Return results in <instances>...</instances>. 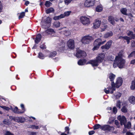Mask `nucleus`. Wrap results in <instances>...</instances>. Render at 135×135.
Instances as JSON below:
<instances>
[{
    "label": "nucleus",
    "instance_id": "f257e3e1",
    "mask_svg": "<svg viewBox=\"0 0 135 135\" xmlns=\"http://www.w3.org/2000/svg\"><path fill=\"white\" fill-rule=\"evenodd\" d=\"M123 80L121 78L119 77L118 78L116 81L115 84L113 81L111 82V85L112 86H109L106 89L105 88L104 89V91L106 94H108L109 93L112 94L113 93V91L115 90V88H118L120 86L122 83Z\"/></svg>",
    "mask_w": 135,
    "mask_h": 135
},
{
    "label": "nucleus",
    "instance_id": "f03ea898",
    "mask_svg": "<svg viewBox=\"0 0 135 135\" xmlns=\"http://www.w3.org/2000/svg\"><path fill=\"white\" fill-rule=\"evenodd\" d=\"M125 60L122 58V54L120 52L116 56L113 64V67L115 68L118 66L120 68H122L124 66Z\"/></svg>",
    "mask_w": 135,
    "mask_h": 135
},
{
    "label": "nucleus",
    "instance_id": "7ed1b4c3",
    "mask_svg": "<svg viewBox=\"0 0 135 135\" xmlns=\"http://www.w3.org/2000/svg\"><path fill=\"white\" fill-rule=\"evenodd\" d=\"M105 57V54L103 53H101L98 54L95 60H91L89 63L93 66H97L99 63L103 62Z\"/></svg>",
    "mask_w": 135,
    "mask_h": 135
},
{
    "label": "nucleus",
    "instance_id": "20e7f679",
    "mask_svg": "<svg viewBox=\"0 0 135 135\" xmlns=\"http://www.w3.org/2000/svg\"><path fill=\"white\" fill-rule=\"evenodd\" d=\"M94 40L93 38L89 36H87L83 37L81 40V41L83 44H88L91 41Z\"/></svg>",
    "mask_w": 135,
    "mask_h": 135
},
{
    "label": "nucleus",
    "instance_id": "39448f33",
    "mask_svg": "<svg viewBox=\"0 0 135 135\" xmlns=\"http://www.w3.org/2000/svg\"><path fill=\"white\" fill-rule=\"evenodd\" d=\"M81 22L84 25L87 26L90 23L89 18L86 17L82 16L80 17Z\"/></svg>",
    "mask_w": 135,
    "mask_h": 135
},
{
    "label": "nucleus",
    "instance_id": "423d86ee",
    "mask_svg": "<svg viewBox=\"0 0 135 135\" xmlns=\"http://www.w3.org/2000/svg\"><path fill=\"white\" fill-rule=\"evenodd\" d=\"M102 41V39L100 38H98L94 42V47L93 49V50H98L101 45L100 43Z\"/></svg>",
    "mask_w": 135,
    "mask_h": 135
},
{
    "label": "nucleus",
    "instance_id": "0eeeda50",
    "mask_svg": "<svg viewBox=\"0 0 135 135\" xmlns=\"http://www.w3.org/2000/svg\"><path fill=\"white\" fill-rule=\"evenodd\" d=\"M118 119L119 120L120 122L121 125L124 124L127 122V119L125 117L124 115H119L117 117Z\"/></svg>",
    "mask_w": 135,
    "mask_h": 135
},
{
    "label": "nucleus",
    "instance_id": "6e6552de",
    "mask_svg": "<svg viewBox=\"0 0 135 135\" xmlns=\"http://www.w3.org/2000/svg\"><path fill=\"white\" fill-rule=\"evenodd\" d=\"M86 56V53L84 51L79 50L78 51L76 54V56L77 57H82L84 58Z\"/></svg>",
    "mask_w": 135,
    "mask_h": 135
},
{
    "label": "nucleus",
    "instance_id": "1a4fd4ad",
    "mask_svg": "<svg viewBox=\"0 0 135 135\" xmlns=\"http://www.w3.org/2000/svg\"><path fill=\"white\" fill-rule=\"evenodd\" d=\"M67 45L69 48L73 49L74 48V42L73 40H69L67 42Z\"/></svg>",
    "mask_w": 135,
    "mask_h": 135
},
{
    "label": "nucleus",
    "instance_id": "9d476101",
    "mask_svg": "<svg viewBox=\"0 0 135 135\" xmlns=\"http://www.w3.org/2000/svg\"><path fill=\"white\" fill-rule=\"evenodd\" d=\"M100 129L103 131H110L111 130H113L114 128L113 127H111L108 125H105L102 126L100 127Z\"/></svg>",
    "mask_w": 135,
    "mask_h": 135
},
{
    "label": "nucleus",
    "instance_id": "9b49d317",
    "mask_svg": "<svg viewBox=\"0 0 135 135\" xmlns=\"http://www.w3.org/2000/svg\"><path fill=\"white\" fill-rule=\"evenodd\" d=\"M95 0H86L84 4L85 7H89L94 5Z\"/></svg>",
    "mask_w": 135,
    "mask_h": 135
},
{
    "label": "nucleus",
    "instance_id": "f8f14e48",
    "mask_svg": "<svg viewBox=\"0 0 135 135\" xmlns=\"http://www.w3.org/2000/svg\"><path fill=\"white\" fill-rule=\"evenodd\" d=\"M113 42L112 40L108 41L106 44L101 47V48L102 49H105L108 50L111 47L112 44Z\"/></svg>",
    "mask_w": 135,
    "mask_h": 135
},
{
    "label": "nucleus",
    "instance_id": "ddd939ff",
    "mask_svg": "<svg viewBox=\"0 0 135 135\" xmlns=\"http://www.w3.org/2000/svg\"><path fill=\"white\" fill-rule=\"evenodd\" d=\"M41 24L42 28L45 29L49 28L50 26V24H48L44 21V19L43 18L42 19Z\"/></svg>",
    "mask_w": 135,
    "mask_h": 135
},
{
    "label": "nucleus",
    "instance_id": "4468645a",
    "mask_svg": "<svg viewBox=\"0 0 135 135\" xmlns=\"http://www.w3.org/2000/svg\"><path fill=\"white\" fill-rule=\"evenodd\" d=\"M123 125H124V127L125 128L123 130V133H124L126 131V128H127L128 129H129L131 127V122H128L126 124L125 123Z\"/></svg>",
    "mask_w": 135,
    "mask_h": 135
},
{
    "label": "nucleus",
    "instance_id": "2eb2a0df",
    "mask_svg": "<svg viewBox=\"0 0 135 135\" xmlns=\"http://www.w3.org/2000/svg\"><path fill=\"white\" fill-rule=\"evenodd\" d=\"M16 122L23 123L25 121L24 118L21 117H16V119H15Z\"/></svg>",
    "mask_w": 135,
    "mask_h": 135
},
{
    "label": "nucleus",
    "instance_id": "dca6fc26",
    "mask_svg": "<svg viewBox=\"0 0 135 135\" xmlns=\"http://www.w3.org/2000/svg\"><path fill=\"white\" fill-rule=\"evenodd\" d=\"M113 35V32L112 31H110L105 33L104 35V37L105 38H108L112 36Z\"/></svg>",
    "mask_w": 135,
    "mask_h": 135
},
{
    "label": "nucleus",
    "instance_id": "f3484780",
    "mask_svg": "<svg viewBox=\"0 0 135 135\" xmlns=\"http://www.w3.org/2000/svg\"><path fill=\"white\" fill-rule=\"evenodd\" d=\"M108 20L112 24L114 25L115 24V22L114 21V18L113 16H109L108 17Z\"/></svg>",
    "mask_w": 135,
    "mask_h": 135
},
{
    "label": "nucleus",
    "instance_id": "a211bd4d",
    "mask_svg": "<svg viewBox=\"0 0 135 135\" xmlns=\"http://www.w3.org/2000/svg\"><path fill=\"white\" fill-rule=\"evenodd\" d=\"M41 38V36L40 34H38L36 35L35 40V43L37 44H38L40 41Z\"/></svg>",
    "mask_w": 135,
    "mask_h": 135
},
{
    "label": "nucleus",
    "instance_id": "6ab92c4d",
    "mask_svg": "<svg viewBox=\"0 0 135 135\" xmlns=\"http://www.w3.org/2000/svg\"><path fill=\"white\" fill-rule=\"evenodd\" d=\"M101 22L99 19H97L95 20V21L94 24V25L95 28L98 27L101 24Z\"/></svg>",
    "mask_w": 135,
    "mask_h": 135
},
{
    "label": "nucleus",
    "instance_id": "aec40b11",
    "mask_svg": "<svg viewBox=\"0 0 135 135\" xmlns=\"http://www.w3.org/2000/svg\"><path fill=\"white\" fill-rule=\"evenodd\" d=\"M128 100L131 104H135V97L134 96H131L128 98Z\"/></svg>",
    "mask_w": 135,
    "mask_h": 135
},
{
    "label": "nucleus",
    "instance_id": "412c9836",
    "mask_svg": "<svg viewBox=\"0 0 135 135\" xmlns=\"http://www.w3.org/2000/svg\"><path fill=\"white\" fill-rule=\"evenodd\" d=\"M86 60L85 59H83L80 60L78 62V65H84L86 64Z\"/></svg>",
    "mask_w": 135,
    "mask_h": 135
},
{
    "label": "nucleus",
    "instance_id": "4be33fe9",
    "mask_svg": "<svg viewBox=\"0 0 135 135\" xmlns=\"http://www.w3.org/2000/svg\"><path fill=\"white\" fill-rule=\"evenodd\" d=\"M115 77V75L112 73H110L109 74V78L112 82L113 81Z\"/></svg>",
    "mask_w": 135,
    "mask_h": 135
},
{
    "label": "nucleus",
    "instance_id": "5701e85b",
    "mask_svg": "<svg viewBox=\"0 0 135 135\" xmlns=\"http://www.w3.org/2000/svg\"><path fill=\"white\" fill-rule=\"evenodd\" d=\"M14 113H16L20 114L23 113L24 112V111L23 112H20L19 109H18L17 107H16L15 108L12 109Z\"/></svg>",
    "mask_w": 135,
    "mask_h": 135
},
{
    "label": "nucleus",
    "instance_id": "b1692460",
    "mask_svg": "<svg viewBox=\"0 0 135 135\" xmlns=\"http://www.w3.org/2000/svg\"><path fill=\"white\" fill-rule=\"evenodd\" d=\"M51 19L49 17H47L45 19H44V21L48 24H51Z\"/></svg>",
    "mask_w": 135,
    "mask_h": 135
},
{
    "label": "nucleus",
    "instance_id": "393cba45",
    "mask_svg": "<svg viewBox=\"0 0 135 135\" xmlns=\"http://www.w3.org/2000/svg\"><path fill=\"white\" fill-rule=\"evenodd\" d=\"M64 15L63 14H61L58 16H55L54 17V19L55 20H59L61 18H63Z\"/></svg>",
    "mask_w": 135,
    "mask_h": 135
},
{
    "label": "nucleus",
    "instance_id": "a878e982",
    "mask_svg": "<svg viewBox=\"0 0 135 135\" xmlns=\"http://www.w3.org/2000/svg\"><path fill=\"white\" fill-rule=\"evenodd\" d=\"M120 12L124 15H127V9L126 8H123L120 9Z\"/></svg>",
    "mask_w": 135,
    "mask_h": 135
},
{
    "label": "nucleus",
    "instance_id": "bb28decb",
    "mask_svg": "<svg viewBox=\"0 0 135 135\" xmlns=\"http://www.w3.org/2000/svg\"><path fill=\"white\" fill-rule=\"evenodd\" d=\"M54 32V30L51 29H48L46 31V33L48 34H51Z\"/></svg>",
    "mask_w": 135,
    "mask_h": 135
},
{
    "label": "nucleus",
    "instance_id": "cd10ccee",
    "mask_svg": "<svg viewBox=\"0 0 135 135\" xmlns=\"http://www.w3.org/2000/svg\"><path fill=\"white\" fill-rule=\"evenodd\" d=\"M3 122V124L5 125H9L11 124V123L9 121L6 119H4Z\"/></svg>",
    "mask_w": 135,
    "mask_h": 135
},
{
    "label": "nucleus",
    "instance_id": "c85d7f7f",
    "mask_svg": "<svg viewBox=\"0 0 135 135\" xmlns=\"http://www.w3.org/2000/svg\"><path fill=\"white\" fill-rule=\"evenodd\" d=\"M131 89L134 90L135 89V80L132 81L130 87Z\"/></svg>",
    "mask_w": 135,
    "mask_h": 135
},
{
    "label": "nucleus",
    "instance_id": "c756f323",
    "mask_svg": "<svg viewBox=\"0 0 135 135\" xmlns=\"http://www.w3.org/2000/svg\"><path fill=\"white\" fill-rule=\"evenodd\" d=\"M102 9V7L100 6H98L96 8V11L98 12H100L101 11Z\"/></svg>",
    "mask_w": 135,
    "mask_h": 135
},
{
    "label": "nucleus",
    "instance_id": "7c9ffc66",
    "mask_svg": "<svg viewBox=\"0 0 135 135\" xmlns=\"http://www.w3.org/2000/svg\"><path fill=\"white\" fill-rule=\"evenodd\" d=\"M71 11H66L64 12V14H63V15L64 16L63 17L64 18L65 16H68L70 15Z\"/></svg>",
    "mask_w": 135,
    "mask_h": 135
},
{
    "label": "nucleus",
    "instance_id": "2f4dec72",
    "mask_svg": "<svg viewBox=\"0 0 135 135\" xmlns=\"http://www.w3.org/2000/svg\"><path fill=\"white\" fill-rule=\"evenodd\" d=\"M54 11V9L52 8H49L47 9L46 11V13L48 14L51 12H52Z\"/></svg>",
    "mask_w": 135,
    "mask_h": 135
},
{
    "label": "nucleus",
    "instance_id": "473e14b6",
    "mask_svg": "<svg viewBox=\"0 0 135 135\" xmlns=\"http://www.w3.org/2000/svg\"><path fill=\"white\" fill-rule=\"evenodd\" d=\"M121 93L119 92H117L115 94L114 96L116 99H118L121 97Z\"/></svg>",
    "mask_w": 135,
    "mask_h": 135
},
{
    "label": "nucleus",
    "instance_id": "72a5a7b5",
    "mask_svg": "<svg viewBox=\"0 0 135 135\" xmlns=\"http://www.w3.org/2000/svg\"><path fill=\"white\" fill-rule=\"evenodd\" d=\"M53 25L55 27H58L60 26V23L59 21L55 22L54 23Z\"/></svg>",
    "mask_w": 135,
    "mask_h": 135
},
{
    "label": "nucleus",
    "instance_id": "f704fd0d",
    "mask_svg": "<svg viewBox=\"0 0 135 135\" xmlns=\"http://www.w3.org/2000/svg\"><path fill=\"white\" fill-rule=\"evenodd\" d=\"M116 105V107L119 109L120 108L121 102L120 100H119L117 101Z\"/></svg>",
    "mask_w": 135,
    "mask_h": 135
},
{
    "label": "nucleus",
    "instance_id": "c9c22d12",
    "mask_svg": "<svg viewBox=\"0 0 135 135\" xmlns=\"http://www.w3.org/2000/svg\"><path fill=\"white\" fill-rule=\"evenodd\" d=\"M52 3L49 1H46L45 3V5L47 7H49L51 6Z\"/></svg>",
    "mask_w": 135,
    "mask_h": 135
},
{
    "label": "nucleus",
    "instance_id": "e433bc0d",
    "mask_svg": "<svg viewBox=\"0 0 135 135\" xmlns=\"http://www.w3.org/2000/svg\"><path fill=\"white\" fill-rule=\"evenodd\" d=\"M121 111L123 112L126 113L127 112V109L125 106H124L122 108Z\"/></svg>",
    "mask_w": 135,
    "mask_h": 135
},
{
    "label": "nucleus",
    "instance_id": "4c0bfd02",
    "mask_svg": "<svg viewBox=\"0 0 135 135\" xmlns=\"http://www.w3.org/2000/svg\"><path fill=\"white\" fill-rule=\"evenodd\" d=\"M99 124H97L95 125L94 127V129L95 130L98 129L99 128H100V127H101Z\"/></svg>",
    "mask_w": 135,
    "mask_h": 135
},
{
    "label": "nucleus",
    "instance_id": "58836bf2",
    "mask_svg": "<svg viewBox=\"0 0 135 135\" xmlns=\"http://www.w3.org/2000/svg\"><path fill=\"white\" fill-rule=\"evenodd\" d=\"M56 54V52L54 51L53 52H51L50 53L49 57H54L55 56Z\"/></svg>",
    "mask_w": 135,
    "mask_h": 135
},
{
    "label": "nucleus",
    "instance_id": "ea45409f",
    "mask_svg": "<svg viewBox=\"0 0 135 135\" xmlns=\"http://www.w3.org/2000/svg\"><path fill=\"white\" fill-rule=\"evenodd\" d=\"M114 119L112 117L110 118L109 119L108 122L109 124H111L114 121Z\"/></svg>",
    "mask_w": 135,
    "mask_h": 135
},
{
    "label": "nucleus",
    "instance_id": "a19ab883",
    "mask_svg": "<svg viewBox=\"0 0 135 135\" xmlns=\"http://www.w3.org/2000/svg\"><path fill=\"white\" fill-rule=\"evenodd\" d=\"M64 34L66 36H68L70 35L71 33L69 31H65L64 32Z\"/></svg>",
    "mask_w": 135,
    "mask_h": 135
},
{
    "label": "nucleus",
    "instance_id": "79ce46f5",
    "mask_svg": "<svg viewBox=\"0 0 135 135\" xmlns=\"http://www.w3.org/2000/svg\"><path fill=\"white\" fill-rule=\"evenodd\" d=\"M25 16V12H22L21 13L19 17V18L20 19L21 18Z\"/></svg>",
    "mask_w": 135,
    "mask_h": 135
},
{
    "label": "nucleus",
    "instance_id": "37998d69",
    "mask_svg": "<svg viewBox=\"0 0 135 135\" xmlns=\"http://www.w3.org/2000/svg\"><path fill=\"white\" fill-rule=\"evenodd\" d=\"M44 57V55L41 52H40L38 54V57L40 59H43Z\"/></svg>",
    "mask_w": 135,
    "mask_h": 135
},
{
    "label": "nucleus",
    "instance_id": "c03bdc74",
    "mask_svg": "<svg viewBox=\"0 0 135 135\" xmlns=\"http://www.w3.org/2000/svg\"><path fill=\"white\" fill-rule=\"evenodd\" d=\"M107 26L106 25H103L102 26L101 31H104L107 28Z\"/></svg>",
    "mask_w": 135,
    "mask_h": 135
},
{
    "label": "nucleus",
    "instance_id": "a18cd8bd",
    "mask_svg": "<svg viewBox=\"0 0 135 135\" xmlns=\"http://www.w3.org/2000/svg\"><path fill=\"white\" fill-rule=\"evenodd\" d=\"M115 124L117 126V127L119 128L120 127V126L119 125V123L118 121L117 120H115Z\"/></svg>",
    "mask_w": 135,
    "mask_h": 135
},
{
    "label": "nucleus",
    "instance_id": "49530a36",
    "mask_svg": "<svg viewBox=\"0 0 135 135\" xmlns=\"http://www.w3.org/2000/svg\"><path fill=\"white\" fill-rule=\"evenodd\" d=\"M135 54V51L132 52L128 56V57H132Z\"/></svg>",
    "mask_w": 135,
    "mask_h": 135
},
{
    "label": "nucleus",
    "instance_id": "de8ad7c7",
    "mask_svg": "<svg viewBox=\"0 0 135 135\" xmlns=\"http://www.w3.org/2000/svg\"><path fill=\"white\" fill-rule=\"evenodd\" d=\"M72 0H65L64 2L65 4L67 5L70 3Z\"/></svg>",
    "mask_w": 135,
    "mask_h": 135
},
{
    "label": "nucleus",
    "instance_id": "09e8293b",
    "mask_svg": "<svg viewBox=\"0 0 135 135\" xmlns=\"http://www.w3.org/2000/svg\"><path fill=\"white\" fill-rule=\"evenodd\" d=\"M9 118L12 120H13L15 121H16L15 119H16V117H14L11 116H9Z\"/></svg>",
    "mask_w": 135,
    "mask_h": 135
},
{
    "label": "nucleus",
    "instance_id": "8fccbe9b",
    "mask_svg": "<svg viewBox=\"0 0 135 135\" xmlns=\"http://www.w3.org/2000/svg\"><path fill=\"white\" fill-rule=\"evenodd\" d=\"M4 135H14V134L9 131H7Z\"/></svg>",
    "mask_w": 135,
    "mask_h": 135
},
{
    "label": "nucleus",
    "instance_id": "3c124183",
    "mask_svg": "<svg viewBox=\"0 0 135 135\" xmlns=\"http://www.w3.org/2000/svg\"><path fill=\"white\" fill-rule=\"evenodd\" d=\"M117 111V109L115 107H114L113 108V113L115 114Z\"/></svg>",
    "mask_w": 135,
    "mask_h": 135
},
{
    "label": "nucleus",
    "instance_id": "603ef678",
    "mask_svg": "<svg viewBox=\"0 0 135 135\" xmlns=\"http://www.w3.org/2000/svg\"><path fill=\"white\" fill-rule=\"evenodd\" d=\"M120 37H122V38H123L124 39L126 40L127 41V40H130V38L129 37H127V36H124V37H120L119 38H120Z\"/></svg>",
    "mask_w": 135,
    "mask_h": 135
},
{
    "label": "nucleus",
    "instance_id": "864d4df0",
    "mask_svg": "<svg viewBox=\"0 0 135 135\" xmlns=\"http://www.w3.org/2000/svg\"><path fill=\"white\" fill-rule=\"evenodd\" d=\"M0 107L6 110H8L9 109V108L8 107H6L5 106H1Z\"/></svg>",
    "mask_w": 135,
    "mask_h": 135
},
{
    "label": "nucleus",
    "instance_id": "5fc2aeb1",
    "mask_svg": "<svg viewBox=\"0 0 135 135\" xmlns=\"http://www.w3.org/2000/svg\"><path fill=\"white\" fill-rule=\"evenodd\" d=\"M95 133V131H89V135H92Z\"/></svg>",
    "mask_w": 135,
    "mask_h": 135
},
{
    "label": "nucleus",
    "instance_id": "6e6d98bb",
    "mask_svg": "<svg viewBox=\"0 0 135 135\" xmlns=\"http://www.w3.org/2000/svg\"><path fill=\"white\" fill-rule=\"evenodd\" d=\"M65 130L67 132V133L68 134L69 133V128L68 127H66L65 128Z\"/></svg>",
    "mask_w": 135,
    "mask_h": 135
},
{
    "label": "nucleus",
    "instance_id": "4d7b16f0",
    "mask_svg": "<svg viewBox=\"0 0 135 135\" xmlns=\"http://www.w3.org/2000/svg\"><path fill=\"white\" fill-rule=\"evenodd\" d=\"M126 135H134V134L130 132H127L126 133Z\"/></svg>",
    "mask_w": 135,
    "mask_h": 135
},
{
    "label": "nucleus",
    "instance_id": "13d9d810",
    "mask_svg": "<svg viewBox=\"0 0 135 135\" xmlns=\"http://www.w3.org/2000/svg\"><path fill=\"white\" fill-rule=\"evenodd\" d=\"M131 46L132 47H134L135 46V40L132 42Z\"/></svg>",
    "mask_w": 135,
    "mask_h": 135
},
{
    "label": "nucleus",
    "instance_id": "bf43d9fd",
    "mask_svg": "<svg viewBox=\"0 0 135 135\" xmlns=\"http://www.w3.org/2000/svg\"><path fill=\"white\" fill-rule=\"evenodd\" d=\"M40 47L42 49H44L46 48V46L44 44H42L40 46Z\"/></svg>",
    "mask_w": 135,
    "mask_h": 135
},
{
    "label": "nucleus",
    "instance_id": "052dcab7",
    "mask_svg": "<svg viewBox=\"0 0 135 135\" xmlns=\"http://www.w3.org/2000/svg\"><path fill=\"white\" fill-rule=\"evenodd\" d=\"M131 64L135 65V59H134L131 60L130 62Z\"/></svg>",
    "mask_w": 135,
    "mask_h": 135
},
{
    "label": "nucleus",
    "instance_id": "680f3d73",
    "mask_svg": "<svg viewBox=\"0 0 135 135\" xmlns=\"http://www.w3.org/2000/svg\"><path fill=\"white\" fill-rule=\"evenodd\" d=\"M37 133L35 132H31L30 133V135H36Z\"/></svg>",
    "mask_w": 135,
    "mask_h": 135
},
{
    "label": "nucleus",
    "instance_id": "e2e57ef3",
    "mask_svg": "<svg viewBox=\"0 0 135 135\" xmlns=\"http://www.w3.org/2000/svg\"><path fill=\"white\" fill-rule=\"evenodd\" d=\"M131 38L134 39L135 38V35L133 34V33L130 36Z\"/></svg>",
    "mask_w": 135,
    "mask_h": 135
},
{
    "label": "nucleus",
    "instance_id": "0e129e2a",
    "mask_svg": "<svg viewBox=\"0 0 135 135\" xmlns=\"http://www.w3.org/2000/svg\"><path fill=\"white\" fill-rule=\"evenodd\" d=\"M133 32L131 31H129L127 33V35L128 36H130L133 33Z\"/></svg>",
    "mask_w": 135,
    "mask_h": 135
},
{
    "label": "nucleus",
    "instance_id": "69168bd1",
    "mask_svg": "<svg viewBox=\"0 0 135 135\" xmlns=\"http://www.w3.org/2000/svg\"><path fill=\"white\" fill-rule=\"evenodd\" d=\"M21 107L22 108V109L23 110V111H25V108L24 107V105L23 104H21Z\"/></svg>",
    "mask_w": 135,
    "mask_h": 135
},
{
    "label": "nucleus",
    "instance_id": "338daca9",
    "mask_svg": "<svg viewBox=\"0 0 135 135\" xmlns=\"http://www.w3.org/2000/svg\"><path fill=\"white\" fill-rule=\"evenodd\" d=\"M29 2L28 1H26L25 3V4L26 5V6H27L29 4Z\"/></svg>",
    "mask_w": 135,
    "mask_h": 135
},
{
    "label": "nucleus",
    "instance_id": "774afa93",
    "mask_svg": "<svg viewBox=\"0 0 135 135\" xmlns=\"http://www.w3.org/2000/svg\"><path fill=\"white\" fill-rule=\"evenodd\" d=\"M2 4L1 1H0V12L2 10Z\"/></svg>",
    "mask_w": 135,
    "mask_h": 135
}]
</instances>
